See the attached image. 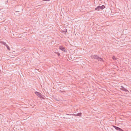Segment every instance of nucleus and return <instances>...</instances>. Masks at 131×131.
<instances>
[{"instance_id": "obj_13", "label": "nucleus", "mask_w": 131, "mask_h": 131, "mask_svg": "<svg viewBox=\"0 0 131 131\" xmlns=\"http://www.w3.org/2000/svg\"><path fill=\"white\" fill-rule=\"evenodd\" d=\"M66 114L68 115H73L72 114Z\"/></svg>"}, {"instance_id": "obj_2", "label": "nucleus", "mask_w": 131, "mask_h": 131, "mask_svg": "<svg viewBox=\"0 0 131 131\" xmlns=\"http://www.w3.org/2000/svg\"><path fill=\"white\" fill-rule=\"evenodd\" d=\"M105 8V6L104 5H102L101 6H98L95 8V10H99L100 9L103 10Z\"/></svg>"}, {"instance_id": "obj_9", "label": "nucleus", "mask_w": 131, "mask_h": 131, "mask_svg": "<svg viewBox=\"0 0 131 131\" xmlns=\"http://www.w3.org/2000/svg\"><path fill=\"white\" fill-rule=\"evenodd\" d=\"M0 43H2V44H3L5 46L6 45V42L3 41H0Z\"/></svg>"}, {"instance_id": "obj_7", "label": "nucleus", "mask_w": 131, "mask_h": 131, "mask_svg": "<svg viewBox=\"0 0 131 131\" xmlns=\"http://www.w3.org/2000/svg\"><path fill=\"white\" fill-rule=\"evenodd\" d=\"M82 113H79L76 114H74V115L75 116H81L82 115Z\"/></svg>"}, {"instance_id": "obj_1", "label": "nucleus", "mask_w": 131, "mask_h": 131, "mask_svg": "<svg viewBox=\"0 0 131 131\" xmlns=\"http://www.w3.org/2000/svg\"><path fill=\"white\" fill-rule=\"evenodd\" d=\"M91 58L94 59H96L98 61H100L103 62H104V60L102 58H100L99 56L96 55L94 54L93 55H92L91 56Z\"/></svg>"}, {"instance_id": "obj_15", "label": "nucleus", "mask_w": 131, "mask_h": 131, "mask_svg": "<svg viewBox=\"0 0 131 131\" xmlns=\"http://www.w3.org/2000/svg\"><path fill=\"white\" fill-rule=\"evenodd\" d=\"M126 92H127L128 93H129V91L128 90V91H126Z\"/></svg>"}, {"instance_id": "obj_8", "label": "nucleus", "mask_w": 131, "mask_h": 131, "mask_svg": "<svg viewBox=\"0 0 131 131\" xmlns=\"http://www.w3.org/2000/svg\"><path fill=\"white\" fill-rule=\"evenodd\" d=\"M67 29H65L64 30H62V32L64 33V34H66L67 32Z\"/></svg>"}, {"instance_id": "obj_5", "label": "nucleus", "mask_w": 131, "mask_h": 131, "mask_svg": "<svg viewBox=\"0 0 131 131\" xmlns=\"http://www.w3.org/2000/svg\"><path fill=\"white\" fill-rule=\"evenodd\" d=\"M112 126L115 128L117 130H119V131H123V130L121 129L120 128L113 125Z\"/></svg>"}, {"instance_id": "obj_6", "label": "nucleus", "mask_w": 131, "mask_h": 131, "mask_svg": "<svg viewBox=\"0 0 131 131\" xmlns=\"http://www.w3.org/2000/svg\"><path fill=\"white\" fill-rule=\"evenodd\" d=\"M121 88H120V89L124 91L125 92H126V91H128V90L126 89L123 86H121Z\"/></svg>"}, {"instance_id": "obj_12", "label": "nucleus", "mask_w": 131, "mask_h": 131, "mask_svg": "<svg viewBox=\"0 0 131 131\" xmlns=\"http://www.w3.org/2000/svg\"><path fill=\"white\" fill-rule=\"evenodd\" d=\"M57 54L58 56H60V53L59 52H57Z\"/></svg>"}, {"instance_id": "obj_3", "label": "nucleus", "mask_w": 131, "mask_h": 131, "mask_svg": "<svg viewBox=\"0 0 131 131\" xmlns=\"http://www.w3.org/2000/svg\"><path fill=\"white\" fill-rule=\"evenodd\" d=\"M35 93L37 96L39 97L40 98H43L42 96V95L39 92L36 91L35 92Z\"/></svg>"}, {"instance_id": "obj_16", "label": "nucleus", "mask_w": 131, "mask_h": 131, "mask_svg": "<svg viewBox=\"0 0 131 131\" xmlns=\"http://www.w3.org/2000/svg\"><path fill=\"white\" fill-rule=\"evenodd\" d=\"M67 118H71V117H67Z\"/></svg>"}, {"instance_id": "obj_10", "label": "nucleus", "mask_w": 131, "mask_h": 131, "mask_svg": "<svg viewBox=\"0 0 131 131\" xmlns=\"http://www.w3.org/2000/svg\"><path fill=\"white\" fill-rule=\"evenodd\" d=\"M5 46H6V47L7 49L8 50H10V48L9 47V46L7 45L6 44Z\"/></svg>"}, {"instance_id": "obj_17", "label": "nucleus", "mask_w": 131, "mask_h": 131, "mask_svg": "<svg viewBox=\"0 0 131 131\" xmlns=\"http://www.w3.org/2000/svg\"><path fill=\"white\" fill-rule=\"evenodd\" d=\"M65 92V91H62V92Z\"/></svg>"}, {"instance_id": "obj_14", "label": "nucleus", "mask_w": 131, "mask_h": 131, "mask_svg": "<svg viewBox=\"0 0 131 131\" xmlns=\"http://www.w3.org/2000/svg\"><path fill=\"white\" fill-rule=\"evenodd\" d=\"M6 2H7H7H8V0H7V1H6V2L5 4H6Z\"/></svg>"}, {"instance_id": "obj_4", "label": "nucleus", "mask_w": 131, "mask_h": 131, "mask_svg": "<svg viewBox=\"0 0 131 131\" xmlns=\"http://www.w3.org/2000/svg\"><path fill=\"white\" fill-rule=\"evenodd\" d=\"M59 49L63 51L64 52H66L67 51L66 50L65 48L64 47H63L62 46H61L59 47Z\"/></svg>"}, {"instance_id": "obj_11", "label": "nucleus", "mask_w": 131, "mask_h": 131, "mask_svg": "<svg viewBox=\"0 0 131 131\" xmlns=\"http://www.w3.org/2000/svg\"><path fill=\"white\" fill-rule=\"evenodd\" d=\"M112 59L114 60H116V59L115 58L114 56H113L112 57Z\"/></svg>"}]
</instances>
